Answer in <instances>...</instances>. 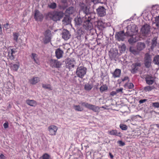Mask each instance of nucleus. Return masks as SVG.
<instances>
[{"label": "nucleus", "mask_w": 159, "mask_h": 159, "mask_svg": "<svg viewBox=\"0 0 159 159\" xmlns=\"http://www.w3.org/2000/svg\"><path fill=\"white\" fill-rule=\"evenodd\" d=\"M95 14H87L84 16L81 17L79 15L74 19L75 27L77 29L78 33L83 34L84 33L81 28L83 27L87 30H91L93 27V23L95 21Z\"/></svg>", "instance_id": "f257e3e1"}, {"label": "nucleus", "mask_w": 159, "mask_h": 159, "mask_svg": "<svg viewBox=\"0 0 159 159\" xmlns=\"http://www.w3.org/2000/svg\"><path fill=\"white\" fill-rule=\"evenodd\" d=\"M64 13L61 11H54L48 12L46 15L48 19L54 21L59 20L63 16Z\"/></svg>", "instance_id": "f03ea898"}, {"label": "nucleus", "mask_w": 159, "mask_h": 159, "mask_svg": "<svg viewBox=\"0 0 159 159\" xmlns=\"http://www.w3.org/2000/svg\"><path fill=\"white\" fill-rule=\"evenodd\" d=\"M127 31L126 33V35L131 36L132 35H136L138 33V29L137 26L134 24H132L127 26Z\"/></svg>", "instance_id": "7ed1b4c3"}, {"label": "nucleus", "mask_w": 159, "mask_h": 159, "mask_svg": "<svg viewBox=\"0 0 159 159\" xmlns=\"http://www.w3.org/2000/svg\"><path fill=\"white\" fill-rule=\"evenodd\" d=\"M87 71V69L86 67L84 66H80L77 68L76 74L78 77L82 79L86 75Z\"/></svg>", "instance_id": "20e7f679"}, {"label": "nucleus", "mask_w": 159, "mask_h": 159, "mask_svg": "<svg viewBox=\"0 0 159 159\" xmlns=\"http://www.w3.org/2000/svg\"><path fill=\"white\" fill-rule=\"evenodd\" d=\"M80 10L79 12V15H81L82 13H84L85 15L87 14H95L93 13H90L89 9H88L86 5L83 3L80 4Z\"/></svg>", "instance_id": "39448f33"}, {"label": "nucleus", "mask_w": 159, "mask_h": 159, "mask_svg": "<svg viewBox=\"0 0 159 159\" xmlns=\"http://www.w3.org/2000/svg\"><path fill=\"white\" fill-rule=\"evenodd\" d=\"M152 61L151 55L149 53H146L144 57V64L146 68H149L150 67Z\"/></svg>", "instance_id": "423d86ee"}, {"label": "nucleus", "mask_w": 159, "mask_h": 159, "mask_svg": "<svg viewBox=\"0 0 159 159\" xmlns=\"http://www.w3.org/2000/svg\"><path fill=\"white\" fill-rule=\"evenodd\" d=\"M49 65L52 68H59L62 65L61 62L56 59H51L49 60Z\"/></svg>", "instance_id": "0eeeda50"}, {"label": "nucleus", "mask_w": 159, "mask_h": 159, "mask_svg": "<svg viewBox=\"0 0 159 159\" xmlns=\"http://www.w3.org/2000/svg\"><path fill=\"white\" fill-rule=\"evenodd\" d=\"M81 104L82 106L85 107L90 110H92L94 112H98L99 109V108L98 106L90 104L87 102H82Z\"/></svg>", "instance_id": "6e6552de"}, {"label": "nucleus", "mask_w": 159, "mask_h": 159, "mask_svg": "<svg viewBox=\"0 0 159 159\" xmlns=\"http://www.w3.org/2000/svg\"><path fill=\"white\" fill-rule=\"evenodd\" d=\"M65 63L66 68L70 70L74 67L75 61L73 59L67 58L66 60Z\"/></svg>", "instance_id": "1a4fd4ad"}, {"label": "nucleus", "mask_w": 159, "mask_h": 159, "mask_svg": "<svg viewBox=\"0 0 159 159\" xmlns=\"http://www.w3.org/2000/svg\"><path fill=\"white\" fill-rule=\"evenodd\" d=\"M151 13L153 17L159 15V5L156 4L152 6Z\"/></svg>", "instance_id": "9d476101"}, {"label": "nucleus", "mask_w": 159, "mask_h": 159, "mask_svg": "<svg viewBox=\"0 0 159 159\" xmlns=\"http://www.w3.org/2000/svg\"><path fill=\"white\" fill-rule=\"evenodd\" d=\"M45 37L43 39L44 43L46 44L49 43L51 40V32L48 30H47L44 33Z\"/></svg>", "instance_id": "9b49d317"}, {"label": "nucleus", "mask_w": 159, "mask_h": 159, "mask_svg": "<svg viewBox=\"0 0 159 159\" xmlns=\"http://www.w3.org/2000/svg\"><path fill=\"white\" fill-rule=\"evenodd\" d=\"M150 26L148 24H145L142 27L141 32L144 35H146L150 31Z\"/></svg>", "instance_id": "f8f14e48"}, {"label": "nucleus", "mask_w": 159, "mask_h": 159, "mask_svg": "<svg viewBox=\"0 0 159 159\" xmlns=\"http://www.w3.org/2000/svg\"><path fill=\"white\" fill-rule=\"evenodd\" d=\"M126 34H125L124 31H120L116 33L115 35V38L118 41H123Z\"/></svg>", "instance_id": "ddd939ff"}, {"label": "nucleus", "mask_w": 159, "mask_h": 159, "mask_svg": "<svg viewBox=\"0 0 159 159\" xmlns=\"http://www.w3.org/2000/svg\"><path fill=\"white\" fill-rule=\"evenodd\" d=\"M43 18V15L38 10H36L34 14V18L37 21H41Z\"/></svg>", "instance_id": "4468645a"}, {"label": "nucleus", "mask_w": 159, "mask_h": 159, "mask_svg": "<svg viewBox=\"0 0 159 159\" xmlns=\"http://www.w3.org/2000/svg\"><path fill=\"white\" fill-rule=\"evenodd\" d=\"M141 66V64L140 62H137L133 64L131 66V72L132 73H136L139 69V68Z\"/></svg>", "instance_id": "2eb2a0df"}, {"label": "nucleus", "mask_w": 159, "mask_h": 159, "mask_svg": "<svg viewBox=\"0 0 159 159\" xmlns=\"http://www.w3.org/2000/svg\"><path fill=\"white\" fill-rule=\"evenodd\" d=\"M57 129V127L54 125H51L48 127L49 134L52 135H54L56 134Z\"/></svg>", "instance_id": "dca6fc26"}, {"label": "nucleus", "mask_w": 159, "mask_h": 159, "mask_svg": "<svg viewBox=\"0 0 159 159\" xmlns=\"http://www.w3.org/2000/svg\"><path fill=\"white\" fill-rule=\"evenodd\" d=\"M97 12L100 16L102 17L106 15V9L103 7L100 6L97 9Z\"/></svg>", "instance_id": "f3484780"}, {"label": "nucleus", "mask_w": 159, "mask_h": 159, "mask_svg": "<svg viewBox=\"0 0 159 159\" xmlns=\"http://www.w3.org/2000/svg\"><path fill=\"white\" fill-rule=\"evenodd\" d=\"M62 35V38L65 40L69 39L71 36L69 31L66 29L63 30Z\"/></svg>", "instance_id": "a211bd4d"}, {"label": "nucleus", "mask_w": 159, "mask_h": 159, "mask_svg": "<svg viewBox=\"0 0 159 159\" xmlns=\"http://www.w3.org/2000/svg\"><path fill=\"white\" fill-rule=\"evenodd\" d=\"M106 23L101 20H99L98 22V25L97 27L98 30L102 31L106 27Z\"/></svg>", "instance_id": "6ab92c4d"}, {"label": "nucleus", "mask_w": 159, "mask_h": 159, "mask_svg": "<svg viewBox=\"0 0 159 159\" xmlns=\"http://www.w3.org/2000/svg\"><path fill=\"white\" fill-rule=\"evenodd\" d=\"M146 83L149 85H152L154 82L153 77L150 75H147L145 78Z\"/></svg>", "instance_id": "aec40b11"}, {"label": "nucleus", "mask_w": 159, "mask_h": 159, "mask_svg": "<svg viewBox=\"0 0 159 159\" xmlns=\"http://www.w3.org/2000/svg\"><path fill=\"white\" fill-rule=\"evenodd\" d=\"M40 78L38 77H33L29 80L30 83L34 85L40 81Z\"/></svg>", "instance_id": "412c9836"}, {"label": "nucleus", "mask_w": 159, "mask_h": 159, "mask_svg": "<svg viewBox=\"0 0 159 159\" xmlns=\"http://www.w3.org/2000/svg\"><path fill=\"white\" fill-rule=\"evenodd\" d=\"M55 53L56 56L58 59H59L62 57L63 52L60 48L57 49L56 50Z\"/></svg>", "instance_id": "4be33fe9"}, {"label": "nucleus", "mask_w": 159, "mask_h": 159, "mask_svg": "<svg viewBox=\"0 0 159 159\" xmlns=\"http://www.w3.org/2000/svg\"><path fill=\"white\" fill-rule=\"evenodd\" d=\"M31 58L38 65L40 64V62L38 58V55L35 53H32L30 56Z\"/></svg>", "instance_id": "5701e85b"}, {"label": "nucleus", "mask_w": 159, "mask_h": 159, "mask_svg": "<svg viewBox=\"0 0 159 159\" xmlns=\"http://www.w3.org/2000/svg\"><path fill=\"white\" fill-rule=\"evenodd\" d=\"M121 73V70L119 69H116L114 72L112 73V76L114 78L120 77Z\"/></svg>", "instance_id": "b1692460"}, {"label": "nucleus", "mask_w": 159, "mask_h": 159, "mask_svg": "<svg viewBox=\"0 0 159 159\" xmlns=\"http://www.w3.org/2000/svg\"><path fill=\"white\" fill-rule=\"evenodd\" d=\"M145 47V45L143 43L138 42L137 45V49L139 52L143 50Z\"/></svg>", "instance_id": "393cba45"}, {"label": "nucleus", "mask_w": 159, "mask_h": 159, "mask_svg": "<svg viewBox=\"0 0 159 159\" xmlns=\"http://www.w3.org/2000/svg\"><path fill=\"white\" fill-rule=\"evenodd\" d=\"M63 24L65 25H67L70 24V20L69 16L66 15L62 20Z\"/></svg>", "instance_id": "a878e982"}, {"label": "nucleus", "mask_w": 159, "mask_h": 159, "mask_svg": "<svg viewBox=\"0 0 159 159\" xmlns=\"http://www.w3.org/2000/svg\"><path fill=\"white\" fill-rule=\"evenodd\" d=\"M26 102L28 105L32 107H35L36 105V102L34 100H27Z\"/></svg>", "instance_id": "bb28decb"}, {"label": "nucleus", "mask_w": 159, "mask_h": 159, "mask_svg": "<svg viewBox=\"0 0 159 159\" xmlns=\"http://www.w3.org/2000/svg\"><path fill=\"white\" fill-rule=\"evenodd\" d=\"M74 12V8L72 7H70L67 8L65 12L66 15L69 16L70 14H72Z\"/></svg>", "instance_id": "cd10ccee"}, {"label": "nucleus", "mask_w": 159, "mask_h": 159, "mask_svg": "<svg viewBox=\"0 0 159 159\" xmlns=\"http://www.w3.org/2000/svg\"><path fill=\"white\" fill-rule=\"evenodd\" d=\"M131 38L129 39L128 42L130 43H133L136 42L138 40V39L136 38V35H132L130 36Z\"/></svg>", "instance_id": "c85d7f7f"}, {"label": "nucleus", "mask_w": 159, "mask_h": 159, "mask_svg": "<svg viewBox=\"0 0 159 159\" xmlns=\"http://www.w3.org/2000/svg\"><path fill=\"white\" fill-rule=\"evenodd\" d=\"M74 109L77 111H81L83 110V108L79 105H74L73 106Z\"/></svg>", "instance_id": "c756f323"}, {"label": "nucleus", "mask_w": 159, "mask_h": 159, "mask_svg": "<svg viewBox=\"0 0 159 159\" xmlns=\"http://www.w3.org/2000/svg\"><path fill=\"white\" fill-rule=\"evenodd\" d=\"M157 43V39L154 38L152 40L151 42V49H153L156 47Z\"/></svg>", "instance_id": "7c9ffc66"}, {"label": "nucleus", "mask_w": 159, "mask_h": 159, "mask_svg": "<svg viewBox=\"0 0 159 159\" xmlns=\"http://www.w3.org/2000/svg\"><path fill=\"white\" fill-rule=\"evenodd\" d=\"M153 62L155 64H159V55H157L154 57Z\"/></svg>", "instance_id": "2f4dec72"}, {"label": "nucleus", "mask_w": 159, "mask_h": 159, "mask_svg": "<svg viewBox=\"0 0 159 159\" xmlns=\"http://www.w3.org/2000/svg\"><path fill=\"white\" fill-rule=\"evenodd\" d=\"M57 4L55 2H52L48 4V7L50 9H54L57 7Z\"/></svg>", "instance_id": "473e14b6"}, {"label": "nucleus", "mask_w": 159, "mask_h": 159, "mask_svg": "<svg viewBox=\"0 0 159 159\" xmlns=\"http://www.w3.org/2000/svg\"><path fill=\"white\" fill-rule=\"evenodd\" d=\"M109 134L111 135L119 136V135L120 134V133H117L116 130H112L109 131Z\"/></svg>", "instance_id": "72a5a7b5"}, {"label": "nucleus", "mask_w": 159, "mask_h": 159, "mask_svg": "<svg viewBox=\"0 0 159 159\" xmlns=\"http://www.w3.org/2000/svg\"><path fill=\"white\" fill-rule=\"evenodd\" d=\"M92 84H87L84 85V89L87 91H89L93 88Z\"/></svg>", "instance_id": "f704fd0d"}, {"label": "nucleus", "mask_w": 159, "mask_h": 159, "mask_svg": "<svg viewBox=\"0 0 159 159\" xmlns=\"http://www.w3.org/2000/svg\"><path fill=\"white\" fill-rule=\"evenodd\" d=\"M42 86L43 88L45 89H48L50 90H52V87L51 85L48 84H43Z\"/></svg>", "instance_id": "c9c22d12"}, {"label": "nucleus", "mask_w": 159, "mask_h": 159, "mask_svg": "<svg viewBox=\"0 0 159 159\" xmlns=\"http://www.w3.org/2000/svg\"><path fill=\"white\" fill-rule=\"evenodd\" d=\"M39 159H51V157L48 154L45 153L40 157Z\"/></svg>", "instance_id": "e433bc0d"}, {"label": "nucleus", "mask_w": 159, "mask_h": 159, "mask_svg": "<svg viewBox=\"0 0 159 159\" xmlns=\"http://www.w3.org/2000/svg\"><path fill=\"white\" fill-rule=\"evenodd\" d=\"M154 88V87L153 86H148L145 87L144 88V90L146 92L150 91L152 90Z\"/></svg>", "instance_id": "4c0bfd02"}, {"label": "nucleus", "mask_w": 159, "mask_h": 159, "mask_svg": "<svg viewBox=\"0 0 159 159\" xmlns=\"http://www.w3.org/2000/svg\"><path fill=\"white\" fill-rule=\"evenodd\" d=\"M108 89L107 86L106 85H103L100 88V90L101 93H102L104 91L107 90Z\"/></svg>", "instance_id": "58836bf2"}, {"label": "nucleus", "mask_w": 159, "mask_h": 159, "mask_svg": "<svg viewBox=\"0 0 159 159\" xmlns=\"http://www.w3.org/2000/svg\"><path fill=\"white\" fill-rule=\"evenodd\" d=\"M125 86L129 89H132L134 87V85L132 83H128L125 84Z\"/></svg>", "instance_id": "ea45409f"}, {"label": "nucleus", "mask_w": 159, "mask_h": 159, "mask_svg": "<svg viewBox=\"0 0 159 159\" xmlns=\"http://www.w3.org/2000/svg\"><path fill=\"white\" fill-rule=\"evenodd\" d=\"M130 51L132 53L135 55L138 54L139 52L137 49L136 50L132 48H130Z\"/></svg>", "instance_id": "a19ab883"}, {"label": "nucleus", "mask_w": 159, "mask_h": 159, "mask_svg": "<svg viewBox=\"0 0 159 159\" xmlns=\"http://www.w3.org/2000/svg\"><path fill=\"white\" fill-rule=\"evenodd\" d=\"M19 66V64L18 63L13 64L11 66V67L13 70L15 71H17L18 69Z\"/></svg>", "instance_id": "79ce46f5"}, {"label": "nucleus", "mask_w": 159, "mask_h": 159, "mask_svg": "<svg viewBox=\"0 0 159 159\" xmlns=\"http://www.w3.org/2000/svg\"><path fill=\"white\" fill-rule=\"evenodd\" d=\"M13 39L16 42H17L18 38L19 36V34L17 33H13Z\"/></svg>", "instance_id": "37998d69"}, {"label": "nucleus", "mask_w": 159, "mask_h": 159, "mask_svg": "<svg viewBox=\"0 0 159 159\" xmlns=\"http://www.w3.org/2000/svg\"><path fill=\"white\" fill-rule=\"evenodd\" d=\"M155 19V24L157 27H159V15L153 17Z\"/></svg>", "instance_id": "c03bdc74"}, {"label": "nucleus", "mask_w": 159, "mask_h": 159, "mask_svg": "<svg viewBox=\"0 0 159 159\" xmlns=\"http://www.w3.org/2000/svg\"><path fill=\"white\" fill-rule=\"evenodd\" d=\"M120 128L122 130H126L128 129L127 126L124 124H121L120 125Z\"/></svg>", "instance_id": "a18cd8bd"}, {"label": "nucleus", "mask_w": 159, "mask_h": 159, "mask_svg": "<svg viewBox=\"0 0 159 159\" xmlns=\"http://www.w3.org/2000/svg\"><path fill=\"white\" fill-rule=\"evenodd\" d=\"M8 54L9 57L11 60H12L14 59L15 56L9 51L8 52Z\"/></svg>", "instance_id": "49530a36"}, {"label": "nucleus", "mask_w": 159, "mask_h": 159, "mask_svg": "<svg viewBox=\"0 0 159 159\" xmlns=\"http://www.w3.org/2000/svg\"><path fill=\"white\" fill-rule=\"evenodd\" d=\"M152 106L155 108H159V102H153L152 103Z\"/></svg>", "instance_id": "de8ad7c7"}, {"label": "nucleus", "mask_w": 159, "mask_h": 159, "mask_svg": "<svg viewBox=\"0 0 159 159\" xmlns=\"http://www.w3.org/2000/svg\"><path fill=\"white\" fill-rule=\"evenodd\" d=\"M126 48L125 45L123 44L121 47V50L122 52L125 51V50Z\"/></svg>", "instance_id": "09e8293b"}, {"label": "nucleus", "mask_w": 159, "mask_h": 159, "mask_svg": "<svg viewBox=\"0 0 159 159\" xmlns=\"http://www.w3.org/2000/svg\"><path fill=\"white\" fill-rule=\"evenodd\" d=\"M123 88H121L120 89H117L116 90V93H123Z\"/></svg>", "instance_id": "8fccbe9b"}, {"label": "nucleus", "mask_w": 159, "mask_h": 159, "mask_svg": "<svg viewBox=\"0 0 159 159\" xmlns=\"http://www.w3.org/2000/svg\"><path fill=\"white\" fill-rule=\"evenodd\" d=\"M3 127L5 129L8 128L9 126V124L7 121L3 125Z\"/></svg>", "instance_id": "3c124183"}, {"label": "nucleus", "mask_w": 159, "mask_h": 159, "mask_svg": "<svg viewBox=\"0 0 159 159\" xmlns=\"http://www.w3.org/2000/svg\"><path fill=\"white\" fill-rule=\"evenodd\" d=\"M9 51L13 54H15L16 52V49L15 48L11 49V50H10Z\"/></svg>", "instance_id": "603ef678"}, {"label": "nucleus", "mask_w": 159, "mask_h": 159, "mask_svg": "<svg viewBox=\"0 0 159 159\" xmlns=\"http://www.w3.org/2000/svg\"><path fill=\"white\" fill-rule=\"evenodd\" d=\"M9 25L8 23H7L6 24L3 25V26L6 30H7L9 28Z\"/></svg>", "instance_id": "864d4df0"}, {"label": "nucleus", "mask_w": 159, "mask_h": 159, "mask_svg": "<svg viewBox=\"0 0 159 159\" xmlns=\"http://www.w3.org/2000/svg\"><path fill=\"white\" fill-rule=\"evenodd\" d=\"M147 101V99H141L139 101V103L140 104H142V103H143L146 102Z\"/></svg>", "instance_id": "5fc2aeb1"}, {"label": "nucleus", "mask_w": 159, "mask_h": 159, "mask_svg": "<svg viewBox=\"0 0 159 159\" xmlns=\"http://www.w3.org/2000/svg\"><path fill=\"white\" fill-rule=\"evenodd\" d=\"M118 143L121 146H123L125 145V144L124 142L121 140L119 141L118 142Z\"/></svg>", "instance_id": "6e6d98bb"}, {"label": "nucleus", "mask_w": 159, "mask_h": 159, "mask_svg": "<svg viewBox=\"0 0 159 159\" xmlns=\"http://www.w3.org/2000/svg\"><path fill=\"white\" fill-rule=\"evenodd\" d=\"M116 94L117 93L116 92V91H112L111 92L110 95L111 96H113L115 95H116Z\"/></svg>", "instance_id": "4d7b16f0"}, {"label": "nucleus", "mask_w": 159, "mask_h": 159, "mask_svg": "<svg viewBox=\"0 0 159 159\" xmlns=\"http://www.w3.org/2000/svg\"><path fill=\"white\" fill-rule=\"evenodd\" d=\"M129 79V78L127 76H125L123 78L121 79L122 81H124L125 80H128Z\"/></svg>", "instance_id": "13d9d810"}, {"label": "nucleus", "mask_w": 159, "mask_h": 159, "mask_svg": "<svg viewBox=\"0 0 159 159\" xmlns=\"http://www.w3.org/2000/svg\"><path fill=\"white\" fill-rule=\"evenodd\" d=\"M0 158L1 159H5L6 157L2 154H1L0 155Z\"/></svg>", "instance_id": "bf43d9fd"}, {"label": "nucleus", "mask_w": 159, "mask_h": 159, "mask_svg": "<svg viewBox=\"0 0 159 159\" xmlns=\"http://www.w3.org/2000/svg\"><path fill=\"white\" fill-rule=\"evenodd\" d=\"M109 155L110 158L111 159H112L114 157L113 155L111 152H109Z\"/></svg>", "instance_id": "052dcab7"}, {"label": "nucleus", "mask_w": 159, "mask_h": 159, "mask_svg": "<svg viewBox=\"0 0 159 159\" xmlns=\"http://www.w3.org/2000/svg\"><path fill=\"white\" fill-rule=\"evenodd\" d=\"M91 1L93 2L94 3H96L97 2H98L100 0H91Z\"/></svg>", "instance_id": "680f3d73"}, {"label": "nucleus", "mask_w": 159, "mask_h": 159, "mask_svg": "<svg viewBox=\"0 0 159 159\" xmlns=\"http://www.w3.org/2000/svg\"><path fill=\"white\" fill-rule=\"evenodd\" d=\"M11 104L10 103H9L8 104V106H7V108H11Z\"/></svg>", "instance_id": "e2e57ef3"}, {"label": "nucleus", "mask_w": 159, "mask_h": 159, "mask_svg": "<svg viewBox=\"0 0 159 159\" xmlns=\"http://www.w3.org/2000/svg\"><path fill=\"white\" fill-rule=\"evenodd\" d=\"M2 28L1 25L0 24V34L2 33Z\"/></svg>", "instance_id": "0e129e2a"}, {"label": "nucleus", "mask_w": 159, "mask_h": 159, "mask_svg": "<svg viewBox=\"0 0 159 159\" xmlns=\"http://www.w3.org/2000/svg\"><path fill=\"white\" fill-rule=\"evenodd\" d=\"M155 125L159 129V124H156Z\"/></svg>", "instance_id": "69168bd1"}, {"label": "nucleus", "mask_w": 159, "mask_h": 159, "mask_svg": "<svg viewBox=\"0 0 159 159\" xmlns=\"http://www.w3.org/2000/svg\"><path fill=\"white\" fill-rule=\"evenodd\" d=\"M129 120H128L126 121V122H128Z\"/></svg>", "instance_id": "338daca9"}]
</instances>
